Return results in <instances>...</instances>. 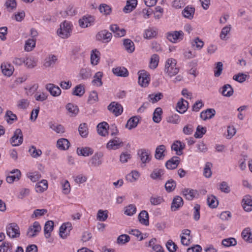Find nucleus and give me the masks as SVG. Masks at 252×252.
Listing matches in <instances>:
<instances>
[{
    "label": "nucleus",
    "instance_id": "obj_62",
    "mask_svg": "<svg viewBox=\"0 0 252 252\" xmlns=\"http://www.w3.org/2000/svg\"><path fill=\"white\" fill-rule=\"evenodd\" d=\"M129 240L130 237L128 235L122 234L118 237L117 241L119 244L124 245L129 242Z\"/></svg>",
    "mask_w": 252,
    "mask_h": 252
},
{
    "label": "nucleus",
    "instance_id": "obj_36",
    "mask_svg": "<svg viewBox=\"0 0 252 252\" xmlns=\"http://www.w3.org/2000/svg\"><path fill=\"white\" fill-rule=\"evenodd\" d=\"M139 120V118L137 116L131 117L127 121L126 127L129 129L135 128L137 126Z\"/></svg>",
    "mask_w": 252,
    "mask_h": 252
},
{
    "label": "nucleus",
    "instance_id": "obj_28",
    "mask_svg": "<svg viewBox=\"0 0 252 252\" xmlns=\"http://www.w3.org/2000/svg\"><path fill=\"white\" fill-rule=\"evenodd\" d=\"M138 218L139 221L141 224L146 226H147L149 224V215L146 211H142L139 214Z\"/></svg>",
    "mask_w": 252,
    "mask_h": 252
},
{
    "label": "nucleus",
    "instance_id": "obj_3",
    "mask_svg": "<svg viewBox=\"0 0 252 252\" xmlns=\"http://www.w3.org/2000/svg\"><path fill=\"white\" fill-rule=\"evenodd\" d=\"M184 33L182 31L168 32L166 33L167 39L172 43H177L183 40Z\"/></svg>",
    "mask_w": 252,
    "mask_h": 252
},
{
    "label": "nucleus",
    "instance_id": "obj_29",
    "mask_svg": "<svg viewBox=\"0 0 252 252\" xmlns=\"http://www.w3.org/2000/svg\"><path fill=\"white\" fill-rule=\"evenodd\" d=\"M241 236L245 241L252 243V232L250 227L245 228L242 231Z\"/></svg>",
    "mask_w": 252,
    "mask_h": 252
},
{
    "label": "nucleus",
    "instance_id": "obj_12",
    "mask_svg": "<svg viewBox=\"0 0 252 252\" xmlns=\"http://www.w3.org/2000/svg\"><path fill=\"white\" fill-rule=\"evenodd\" d=\"M138 155L143 163L149 162L151 159L150 152L145 149H142L138 150Z\"/></svg>",
    "mask_w": 252,
    "mask_h": 252
},
{
    "label": "nucleus",
    "instance_id": "obj_6",
    "mask_svg": "<svg viewBox=\"0 0 252 252\" xmlns=\"http://www.w3.org/2000/svg\"><path fill=\"white\" fill-rule=\"evenodd\" d=\"M138 74L139 84L143 87H147L150 81L149 73L144 70H142L138 72Z\"/></svg>",
    "mask_w": 252,
    "mask_h": 252
},
{
    "label": "nucleus",
    "instance_id": "obj_45",
    "mask_svg": "<svg viewBox=\"0 0 252 252\" xmlns=\"http://www.w3.org/2000/svg\"><path fill=\"white\" fill-rule=\"evenodd\" d=\"M191 45L192 47H195V49L200 50L204 46V42L197 37L191 41Z\"/></svg>",
    "mask_w": 252,
    "mask_h": 252
},
{
    "label": "nucleus",
    "instance_id": "obj_26",
    "mask_svg": "<svg viewBox=\"0 0 252 252\" xmlns=\"http://www.w3.org/2000/svg\"><path fill=\"white\" fill-rule=\"evenodd\" d=\"M107 128H109V125L106 122H103L98 124L97 126L98 133L102 136H106L108 133Z\"/></svg>",
    "mask_w": 252,
    "mask_h": 252
},
{
    "label": "nucleus",
    "instance_id": "obj_20",
    "mask_svg": "<svg viewBox=\"0 0 252 252\" xmlns=\"http://www.w3.org/2000/svg\"><path fill=\"white\" fill-rule=\"evenodd\" d=\"M188 104L189 103L187 100L181 98L177 104L176 107L177 111L181 114L184 113L187 110Z\"/></svg>",
    "mask_w": 252,
    "mask_h": 252
},
{
    "label": "nucleus",
    "instance_id": "obj_2",
    "mask_svg": "<svg viewBox=\"0 0 252 252\" xmlns=\"http://www.w3.org/2000/svg\"><path fill=\"white\" fill-rule=\"evenodd\" d=\"M71 31L70 22L64 21L60 25V28L58 30V35L63 38H67Z\"/></svg>",
    "mask_w": 252,
    "mask_h": 252
},
{
    "label": "nucleus",
    "instance_id": "obj_57",
    "mask_svg": "<svg viewBox=\"0 0 252 252\" xmlns=\"http://www.w3.org/2000/svg\"><path fill=\"white\" fill-rule=\"evenodd\" d=\"M66 108L69 113L72 114V116H76L79 112V109L77 106L74 105L70 103L66 105Z\"/></svg>",
    "mask_w": 252,
    "mask_h": 252
},
{
    "label": "nucleus",
    "instance_id": "obj_61",
    "mask_svg": "<svg viewBox=\"0 0 252 252\" xmlns=\"http://www.w3.org/2000/svg\"><path fill=\"white\" fill-rule=\"evenodd\" d=\"M29 153L34 158L39 157L42 154V151L40 149H36L35 147L32 146L29 149Z\"/></svg>",
    "mask_w": 252,
    "mask_h": 252
},
{
    "label": "nucleus",
    "instance_id": "obj_9",
    "mask_svg": "<svg viewBox=\"0 0 252 252\" xmlns=\"http://www.w3.org/2000/svg\"><path fill=\"white\" fill-rule=\"evenodd\" d=\"M108 109L109 111L114 113L116 116L120 115L123 111L122 106L115 101L111 102L108 105Z\"/></svg>",
    "mask_w": 252,
    "mask_h": 252
},
{
    "label": "nucleus",
    "instance_id": "obj_31",
    "mask_svg": "<svg viewBox=\"0 0 252 252\" xmlns=\"http://www.w3.org/2000/svg\"><path fill=\"white\" fill-rule=\"evenodd\" d=\"M70 143L68 140L65 138H61L57 141V146L62 150H65L68 149Z\"/></svg>",
    "mask_w": 252,
    "mask_h": 252
},
{
    "label": "nucleus",
    "instance_id": "obj_53",
    "mask_svg": "<svg viewBox=\"0 0 252 252\" xmlns=\"http://www.w3.org/2000/svg\"><path fill=\"white\" fill-rule=\"evenodd\" d=\"M24 63L29 68H32L36 65V62L33 57H27Z\"/></svg>",
    "mask_w": 252,
    "mask_h": 252
},
{
    "label": "nucleus",
    "instance_id": "obj_42",
    "mask_svg": "<svg viewBox=\"0 0 252 252\" xmlns=\"http://www.w3.org/2000/svg\"><path fill=\"white\" fill-rule=\"evenodd\" d=\"M207 201L208 206L212 208H216L219 204V201L216 196L213 195L208 196Z\"/></svg>",
    "mask_w": 252,
    "mask_h": 252
},
{
    "label": "nucleus",
    "instance_id": "obj_64",
    "mask_svg": "<svg viewBox=\"0 0 252 252\" xmlns=\"http://www.w3.org/2000/svg\"><path fill=\"white\" fill-rule=\"evenodd\" d=\"M166 246L169 252H175L178 249L177 245L171 240L167 241Z\"/></svg>",
    "mask_w": 252,
    "mask_h": 252
},
{
    "label": "nucleus",
    "instance_id": "obj_41",
    "mask_svg": "<svg viewBox=\"0 0 252 252\" xmlns=\"http://www.w3.org/2000/svg\"><path fill=\"white\" fill-rule=\"evenodd\" d=\"M103 76V73L100 71L97 72L94 76V80L92 81L93 84L96 85L98 87L101 86L103 84L101 81Z\"/></svg>",
    "mask_w": 252,
    "mask_h": 252
},
{
    "label": "nucleus",
    "instance_id": "obj_35",
    "mask_svg": "<svg viewBox=\"0 0 252 252\" xmlns=\"http://www.w3.org/2000/svg\"><path fill=\"white\" fill-rule=\"evenodd\" d=\"M195 9L192 7L187 6L182 11V14L185 18L191 19L193 17Z\"/></svg>",
    "mask_w": 252,
    "mask_h": 252
},
{
    "label": "nucleus",
    "instance_id": "obj_54",
    "mask_svg": "<svg viewBox=\"0 0 252 252\" xmlns=\"http://www.w3.org/2000/svg\"><path fill=\"white\" fill-rule=\"evenodd\" d=\"M206 128L201 126H198L196 128V131L194 133V137L196 138H200L206 132Z\"/></svg>",
    "mask_w": 252,
    "mask_h": 252
},
{
    "label": "nucleus",
    "instance_id": "obj_18",
    "mask_svg": "<svg viewBox=\"0 0 252 252\" xmlns=\"http://www.w3.org/2000/svg\"><path fill=\"white\" fill-rule=\"evenodd\" d=\"M178 157H173L165 163V166L168 169H176L180 163V159Z\"/></svg>",
    "mask_w": 252,
    "mask_h": 252
},
{
    "label": "nucleus",
    "instance_id": "obj_10",
    "mask_svg": "<svg viewBox=\"0 0 252 252\" xmlns=\"http://www.w3.org/2000/svg\"><path fill=\"white\" fill-rule=\"evenodd\" d=\"M123 146V142L117 137L110 140L107 144V148L109 150H116Z\"/></svg>",
    "mask_w": 252,
    "mask_h": 252
},
{
    "label": "nucleus",
    "instance_id": "obj_56",
    "mask_svg": "<svg viewBox=\"0 0 252 252\" xmlns=\"http://www.w3.org/2000/svg\"><path fill=\"white\" fill-rule=\"evenodd\" d=\"M223 70V63L221 62H217L214 68V76L216 77H219Z\"/></svg>",
    "mask_w": 252,
    "mask_h": 252
},
{
    "label": "nucleus",
    "instance_id": "obj_14",
    "mask_svg": "<svg viewBox=\"0 0 252 252\" xmlns=\"http://www.w3.org/2000/svg\"><path fill=\"white\" fill-rule=\"evenodd\" d=\"M184 204L183 199L180 196L177 195L174 197L171 205V210L172 211H176L181 207Z\"/></svg>",
    "mask_w": 252,
    "mask_h": 252
},
{
    "label": "nucleus",
    "instance_id": "obj_38",
    "mask_svg": "<svg viewBox=\"0 0 252 252\" xmlns=\"http://www.w3.org/2000/svg\"><path fill=\"white\" fill-rule=\"evenodd\" d=\"M233 92V89L229 84L224 85L222 87L221 94L224 96L229 97L232 95Z\"/></svg>",
    "mask_w": 252,
    "mask_h": 252
},
{
    "label": "nucleus",
    "instance_id": "obj_59",
    "mask_svg": "<svg viewBox=\"0 0 252 252\" xmlns=\"http://www.w3.org/2000/svg\"><path fill=\"white\" fill-rule=\"evenodd\" d=\"M222 245L225 247H230L237 245V241L234 238L224 239L222 241Z\"/></svg>",
    "mask_w": 252,
    "mask_h": 252
},
{
    "label": "nucleus",
    "instance_id": "obj_25",
    "mask_svg": "<svg viewBox=\"0 0 252 252\" xmlns=\"http://www.w3.org/2000/svg\"><path fill=\"white\" fill-rule=\"evenodd\" d=\"M137 4V0H127L126 5L123 8V11L125 13H129L135 8Z\"/></svg>",
    "mask_w": 252,
    "mask_h": 252
},
{
    "label": "nucleus",
    "instance_id": "obj_5",
    "mask_svg": "<svg viewBox=\"0 0 252 252\" xmlns=\"http://www.w3.org/2000/svg\"><path fill=\"white\" fill-rule=\"evenodd\" d=\"M10 141L13 146H18L23 143V136L20 129L17 128L15 130L13 136L10 139Z\"/></svg>",
    "mask_w": 252,
    "mask_h": 252
},
{
    "label": "nucleus",
    "instance_id": "obj_4",
    "mask_svg": "<svg viewBox=\"0 0 252 252\" xmlns=\"http://www.w3.org/2000/svg\"><path fill=\"white\" fill-rule=\"evenodd\" d=\"M7 235L11 238L19 237L20 234L19 226L15 223H11L6 226Z\"/></svg>",
    "mask_w": 252,
    "mask_h": 252
},
{
    "label": "nucleus",
    "instance_id": "obj_1",
    "mask_svg": "<svg viewBox=\"0 0 252 252\" xmlns=\"http://www.w3.org/2000/svg\"><path fill=\"white\" fill-rule=\"evenodd\" d=\"M177 61L173 58L168 59L165 63L164 72L171 77L178 74L179 68L176 66Z\"/></svg>",
    "mask_w": 252,
    "mask_h": 252
},
{
    "label": "nucleus",
    "instance_id": "obj_46",
    "mask_svg": "<svg viewBox=\"0 0 252 252\" xmlns=\"http://www.w3.org/2000/svg\"><path fill=\"white\" fill-rule=\"evenodd\" d=\"M57 60V58L56 56L52 55H49L46 58L44 65L46 67L51 66L55 64Z\"/></svg>",
    "mask_w": 252,
    "mask_h": 252
},
{
    "label": "nucleus",
    "instance_id": "obj_16",
    "mask_svg": "<svg viewBox=\"0 0 252 252\" xmlns=\"http://www.w3.org/2000/svg\"><path fill=\"white\" fill-rule=\"evenodd\" d=\"M171 149L176 151V154L180 156L183 154V150L185 148V144L179 140L175 141L171 145Z\"/></svg>",
    "mask_w": 252,
    "mask_h": 252
},
{
    "label": "nucleus",
    "instance_id": "obj_21",
    "mask_svg": "<svg viewBox=\"0 0 252 252\" xmlns=\"http://www.w3.org/2000/svg\"><path fill=\"white\" fill-rule=\"evenodd\" d=\"M166 150L165 146L163 145L158 146L156 149L155 154V158L158 160L163 159L165 157L164 152Z\"/></svg>",
    "mask_w": 252,
    "mask_h": 252
},
{
    "label": "nucleus",
    "instance_id": "obj_52",
    "mask_svg": "<svg viewBox=\"0 0 252 252\" xmlns=\"http://www.w3.org/2000/svg\"><path fill=\"white\" fill-rule=\"evenodd\" d=\"M99 10L100 13L104 15H108L111 13V8L106 4H101L99 7Z\"/></svg>",
    "mask_w": 252,
    "mask_h": 252
},
{
    "label": "nucleus",
    "instance_id": "obj_60",
    "mask_svg": "<svg viewBox=\"0 0 252 252\" xmlns=\"http://www.w3.org/2000/svg\"><path fill=\"white\" fill-rule=\"evenodd\" d=\"M212 164L210 162H207L205 164L203 171V175L206 178H209L212 175L211 168Z\"/></svg>",
    "mask_w": 252,
    "mask_h": 252
},
{
    "label": "nucleus",
    "instance_id": "obj_27",
    "mask_svg": "<svg viewBox=\"0 0 252 252\" xmlns=\"http://www.w3.org/2000/svg\"><path fill=\"white\" fill-rule=\"evenodd\" d=\"M54 222L52 220H48L46 222L44 227V232L46 238L50 237V233L54 228Z\"/></svg>",
    "mask_w": 252,
    "mask_h": 252
},
{
    "label": "nucleus",
    "instance_id": "obj_8",
    "mask_svg": "<svg viewBox=\"0 0 252 252\" xmlns=\"http://www.w3.org/2000/svg\"><path fill=\"white\" fill-rule=\"evenodd\" d=\"M41 227L39 223L37 221L33 222L32 225L29 227L27 234L30 237H34L41 231Z\"/></svg>",
    "mask_w": 252,
    "mask_h": 252
},
{
    "label": "nucleus",
    "instance_id": "obj_47",
    "mask_svg": "<svg viewBox=\"0 0 252 252\" xmlns=\"http://www.w3.org/2000/svg\"><path fill=\"white\" fill-rule=\"evenodd\" d=\"M35 46V39H29L26 41L25 45V50L27 51H31Z\"/></svg>",
    "mask_w": 252,
    "mask_h": 252
},
{
    "label": "nucleus",
    "instance_id": "obj_13",
    "mask_svg": "<svg viewBox=\"0 0 252 252\" xmlns=\"http://www.w3.org/2000/svg\"><path fill=\"white\" fill-rule=\"evenodd\" d=\"M94 18L93 16L91 15L84 16L79 21V26L82 28H85L88 27L92 23H94Z\"/></svg>",
    "mask_w": 252,
    "mask_h": 252
},
{
    "label": "nucleus",
    "instance_id": "obj_58",
    "mask_svg": "<svg viewBox=\"0 0 252 252\" xmlns=\"http://www.w3.org/2000/svg\"><path fill=\"white\" fill-rule=\"evenodd\" d=\"M16 172H18V174L9 175L6 177V181L8 183L12 184L14 182L18 181L20 180L21 177V174L18 173L17 171H16Z\"/></svg>",
    "mask_w": 252,
    "mask_h": 252
},
{
    "label": "nucleus",
    "instance_id": "obj_55",
    "mask_svg": "<svg viewBox=\"0 0 252 252\" xmlns=\"http://www.w3.org/2000/svg\"><path fill=\"white\" fill-rule=\"evenodd\" d=\"M159 62V56L157 54H153L150 59V67L151 68H156Z\"/></svg>",
    "mask_w": 252,
    "mask_h": 252
},
{
    "label": "nucleus",
    "instance_id": "obj_44",
    "mask_svg": "<svg viewBox=\"0 0 252 252\" xmlns=\"http://www.w3.org/2000/svg\"><path fill=\"white\" fill-rule=\"evenodd\" d=\"M80 135L82 137H86L88 134V128L86 123L81 124L78 127Z\"/></svg>",
    "mask_w": 252,
    "mask_h": 252
},
{
    "label": "nucleus",
    "instance_id": "obj_17",
    "mask_svg": "<svg viewBox=\"0 0 252 252\" xmlns=\"http://www.w3.org/2000/svg\"><path fill=\"white\" fill-rule=\"evenodd\" d=\"M46 89L54 96H58L61 94V90L58 86L53 84L49 83L46 85Z\"/></svg>",
    "mask_w": 252,
    "mask_h": 252
},
{
    "label": "nucleus",
    "instance_id": "obj_63",
    "mask_svg": "<svg viewBox=\"0 0 252 252\" xmlns=\"http://www.w3.org/2000/svg\"><path fill=\"white\" fill-rule=\"evenodd\" d=\"M98 100V95L96 91H93L91 92L88 100L90 104H93Z\"/></svg>",
    "mask_w": 252,
    "mask_h": 252
},
{
    "label": "nucleus",
    "instance_id": "obj_11",
    "mask_svg": "<svg viewBox=\"0 0 252 252\" xmlns=\"http://www.w3.org/2000/svg\"><path fill=\"white\" fill-rule=\"evenodd\" d=\"M103 155L101 152H97L94 154V155L90 159V163L91 165L94 167H98L102 163V160L101 159Z\"/></svg>",
    "mask_w": 252,
    "mask_h": 252
},
{
    "label": "nucleus",
    "instance_id": "obj_48",
    "mask_svg": "<svg viewBox=\"0 0 252 252\" xmlns=\"http://www.w3.org/2000/svg\"><path fill=\"white\" fill-rule=\"evenodd\" d=\"M139 177V173L136 171H132L129 174L126 176V180L130 182H134L136 181Z\"/></svg>",
    "mask_w": 252,
    "mask_h": 252
},
{
    "label": "nucleus",
    "instance_id": "obj_43",
    "mask_svg": "<svg viewBox=\"0 0 252 252\" xmlns=\"http://www.w3.org/2000/svg\"><path fill=\"white\" fill-rule=\"evenodd\" d=\"M176 186V183L173 179L168 180L164 186L166 190L168 192L173 191L175 189Z\"/></svg>",
    "mask_w": 252,
    "mask_h": 252
},
{
    "label": "nucleus",
    "instance_id": "obj_15",
    "mask_svg": "<svg viewBox=\"0 0 252 252\" xmlns=\"http://www.w3.org/2000/svg\"><path fill=\"white\" fill-rule=\"evenodd\" d=\"M0 67L3 74L8 77L12 75L14 70V67L8 63H1Z\"/></svg>",
    "mask_w": 252,
    "mask_h": 252
},
{
    "label": "nucleus",
    "instance_id": "obj_32",
    "mask_svg": "<svg viewBox=\"0 0 252 252\" xmlns=\"http://www.w3.org/2000/svg\"><path fill=\"white\" fill-rule=\"evenodd\" d=\"M48 188V182L46 180H42L35 185L36 192H43Z\"/></svg>",
    "mask_w": 252,
    "mask_h": 252
},
{
    "label": "nucleus",
    "instance_id": "obj_24",
    "mask_svg": "<svg viewBox=\"0 0 252 252\" xmlns=\"http://www.w3.org/2000/svg\"><path fill=\"white\" fill-rule=\"evenodd\" d=\"M182 193L187 199L192 200L197 194V191L189 189H185L182 190Z\"/></svg>",
    "mask_w": 252,
    "mask_h": 252
},
{
    "label": "nucleus",
    "instance_id": "obj_37",
    "mask_svg": "<svg viewBox=\"0 0 252 252\" xmlns=\"http://www.w3.org/2000/svg\"><path fill=\"white\" fill-rule=\"evenodd\" d=\"M164 174V170L161 169H155L150 174V177L154 179L162 180V176Z\"/></svg>",
    "mask_w": 252,
    "mask_h": 252
},
{
    "label": "nucleus",
    "instance_id": "obj_39",
    "mask_svg": "<svg viewBox=\"0 0 252 252\" xmlns=\"http://www.w3.org/2000/svg\"><path fill=\"white\" fill-rule=\"evenodd\" d=\"M162 110L160 107H157L153 113V120L156 123H159L161 120Z\"/></svg>",
    "mask_w": 252,
    "mask_h": 252
},
{
    "label": "nucleus",
    "instance_id": "obj_49",
    "mask_svg": "<svg viewBox=\"0 0 252 252\" xmlns=\"http://www.w3.org/2000/svg\"><path fill=\"white\" fill-rule=\"evenodd\" d=\"M5 117L8 123L12 124L14 121L17 120L16 115L13 113L11 111L7 110L5 114Z\"/></svg>",
    "mask_w": 252,
    "mask_h": 252
},
{
    "label": "nucleus",
    "instance_id": "obj_23",
    "mask_svg": "<svg viewBox=\"0 0 252 252\" xmlns=\"http://www.w3.org/2000/svg\"><path fill=\"white\" fill-rule=\"evenodd\" d=\"M242 206L244 209L247 212L252 210V199L249 195H246L242 200Z\"/></svg>",
    "mask_w": 252,
    "mask_h": 252
},
{
    "label": "nucleus",
    "instance_id": "obj_34",
    "mask_svg": "<svg viewBox=\"0 0 252 252\" xmlns=\"http://www.w3.org/2000/svg\"><path fill=\"white\" fill-rule=\"evenodd\" d=\"M85 92L84 85L79 84L77 85L74 89L72 92L73 95L78 96H82Z\"/></svg>",
    "mask_w": 252,
    "mask_h": 252
},
{
    "label": "nucleus",
    "instance_id": "obj_22",
    "mask_svg": "<svg viewBox=\"0 0 252 252\" xmlns=\"http://www.w3.org/2000/svg\"><path fill=\"white\" fill-rule=\"evenodd\" d=\"M113 73L117 76L126 77L128 76V71L124 67H117L112 69Z\"/></svg>",
    "mask_w": 252,
    "mask_h": 252
},
{
    "label": "nucleus",
    "instance_id": "obj_30",
    "mask_svg": "<svg viewBox=\"0 0 252 252\" xmlns=\"http://www.w3.org/2000/svg\"><path fill=\"white\" fill-rule=\"evenodd\" d=\"M123 45L128 53H131L134 51V44L129 39H124L123 40Z\"/></svg>",
    "mask_w": 252,
    "mask_h": 252
},
{
    "label": "nucleus",
    "instance_id": "obj_7",
    "mask_svg": "<svg viewBox=\"0 0 252 252\" xmlns=\"http://www.w3.org/2000/svg\"><path fill=\"white\" fill-rule=\"evenodd\" d=\"M112 37V33L106 30L99 32L96 35V39L104 43L109 42L111 40Z\"/></svg>",
    "mask_w": 252,
    "mask_h": 252
},
{
    "label": "nucleus",
    "instance_id": "obj_33",
    "mask_svg": "<svg viewBox=\"0 0 252 252\" xmlns=\"http://www.w3.org/2000/svg\"><path fill=\"white\" fill-rule=\"evenodd\" d=\"M93 150L89 147H85L77 149V153L79 156H82L84 157H88L93 154Z\"/></svg>",
    "mask_w": 252,
    "mask_h": 252
},
{
    "label": "nucleus",
    "instance_id": "obj_19",
    "mask_svg": "<svg viewBox=\"0 0 252 252\" xmlns=\"http://www.w3.org/2000/svg\"><path fill=\"white\" fill-rule=\"evenodd\" d=\"M216 111L214 109L209 108L205 111H203L200 113V117L204 121L207 119H211L215 116Z\"/></svg>",
    "mask_w": 252,
    "mask_h": 252
},
{
    "label": "nucleus",
    "instance_id": "obj_50",
    "mask_svg": "<svg viewBox=\"0 0 252 252\" xmlns=\"http://www.w3.org/2000/svg\"><path fill=\"white\" fill-rule=\"evenodd\" d=\"M136 207L135 205L130 204L125 208V214L131 216L136 213Z\"/></svg>",
    "mask_w": 252,
    "mask_h": 252
},
{
    "label": "nucleus",
    "instance_id": "obj_40",
    "mask_svg": "<svg viewBox=\"0 0 252 252\" xmlns=\"http://www.w3.org/2000/svg\"><path fill=\"white\" fill-rule=\"evenodd\" d=\"M100 53L97 49L93 50L91 54V60L93 64L96 65L99 60Z\"/></svg>",
    "mask_w": 252,
    "mask_h": 252
},
{
    "label": "nucleus",
    "instance_id": "obj_51",
    "mask_svg": "<svg viewBox=\"0 0 252 252\" xmlns=\"http://www.w3.org/2000/svg\"><path fill=\"white\" fill-rule=\"evenodd\" d=\"M97 220L104 221L106 220L108 218V211L107 210H99L97 213Z\"/></svg>",
    "mask_w": 252,
    "mask_h": 252
}]
</instances>
